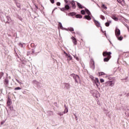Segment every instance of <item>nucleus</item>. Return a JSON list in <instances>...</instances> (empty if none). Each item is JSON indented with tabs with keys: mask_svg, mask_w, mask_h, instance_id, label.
<instances>
[{
	"mask_svg": "<svg viewBox=\"0 0 129 129\" xmlns=\"http://www.w3.org/2000/svg\"><path fill=\"white\" fill-rule=\"evenodd\" d=\"M8 88H11V87H9Z\"/></svg>",
	"mask_w": 129,
	"mask_h": 129,
	"instance_id": "45",
	"label": "nucleus"
},
{
	"mask_svg": "<svg viewBox=\"0 0 129 129\" xmlns=\"http://www.w3.org/2000/svg\"><path fill=\"white\" fill-rule=\"evenodd\" d=\"M75 58L76 59V60H77V61H79V58H78V56H74Z\"/></svg>",
	"mask_w": 129,
	"mask_h": 129,
	"instance_id": "34",
	"label": "nucleus"
},
{
	"mask_svg": "<svg viewBox=\"0 0 129 129\" xmlns=\"http://www.w3.org/2000/svg\"><path fill=\"white\" fill-rule=\"evenodd\" d=\"M67 112H68V109L66 108L64 109V111L63 112H62V113H67Z\"/></svg>",
	"mask_w": 129,
	"mask_h": 129,
	"instance_id": "24",
	"label": "nucleus"
},
{
	"mask_svg": "<svg viewBox=\"0 0 129 129\" xmlns=\"http://www.w3.org/2000/svg\"><path fill=\"white\" fill-rule=\"evenodd\" d=\"M95 83L97 87H98V86H99V81L98 80V78H96L95 80Z\"/></svg>",
	"mask_w": 129,
	"mask_h": 129,
	"instance_id": "11",
	"label": "nucleus"
},
{
	"mask_svg": "<svg viewBox=\"0 0 129 129\" xmlns=\"http://www.w3.org/2000/svg\"><path fill=\"white\" fill-rule=\"evenodd\" d=\"M111 52L104 51L103 52V56L104 57H106L104 58V62H108L110 58H111Z\"/></svg>",
	"mask_w": 129,
	"mask_h": 129,
	"instance_id": "1",
	"label": "nucleus"
},
{
	"mask_svg": "<svg viewBox=\"0 0 129 129\" xmlns=\"http://www.w3.org/2000/svg\"><path fill=\"white\" fill-rule=\"evenodd\" d=\"M58 115H60V116H62V115H63V113H58Z\"/></svg>",
	"mask_w": 129,
	"mask_h": 129,
	"instance_id": "37",
	"label": "nucleus"
},
{
	"mask_svg": "<svg viewBox=\"0 0 129 129\" xmlns=\"http://www.w3.org/2000/svg\"><path fill=\"white\" fill-rule=\"evenodd\" d=\"M3 75H4V73H0V79L1 78V77H3Z\"/></svg>",
	"mask_w": 129,
	"mask_h": 129,
	"instance_id": "33",
	"label": "nucleus"
},
{
	"mask_svg": "<svg viewBox=\"0 0 129 129\" xmlns=\"http://www.w3.org/2000/svg\"><path fill=\"white\" fill-rule=\"evenodd\" d=\"M112 19H113V20H114V21H118V18H117V17H115V16H112Z\"/></svg>",
	"mask_w": 129,
	"mask_h": 129,
	"instance_id": "18",
	"label": "nucleus"
},
{
	"mask_svg": "<svg viewBox=\"0 0 129 129\" xmlns=\"http://www.w3.org/2000/svg\"><path fill=\"white\" fill-rule=\"evenodd\" d=\"M71 4L72 6L73 9H76V5L75 2L74 1H72L71 2Z\"/></svg>",
	"mask_w": 129,
	"mask_h": 129,
	"instance_id": "13",
	"label": "nucleus"
},
{
	"mask_svg": "<svg viewBox=\"0 0 129 129\" xmlns=\"http://www.w3.org/2000/svg\"><path fill=\"white\" fill-rule=\"evenodd\" d=\"M68 30L70 31V32H73L74 31V29H73V28L70 27L68 28Z\"/></svg>",
	"mask_w": 129,
	"mask_h": 129,
	"instance_id": "21",
	"label": "nucleus"
},
{
	"mask_svg": "<svg viewBox=\"0 0 129 129\" xmlns=\"http://www.w3.org/2000/svg\"><path fill=\"white\" fill-rule=\"evenodd\" d=\"M85 19L88 21H90V20H91V17L89 15H86L85 16Z\"/></svg>",
	"mask_w": 129,
	"mask_h": 129,
	"instance_id": "14",
	"label": "nucleus"
},
{
	"mask_svg": "<svg viewBox=\"0 0 129 129\" xmlns=\"http://www.w3.org/2000/svg\"><path fill=\"white\" fill-rule=\"evenodd\" d=\"M64 53L66 54V52H64Z\"/></svg>",
	"mask_w": 129,
	"mask_h": 129,
	"instance_id": "47",
	"label": "nucleus"
},
{
	"mask_svg": "<svg viewBox=\"0 0 129 129\" xmlns=\"http://www.w3.org/2000/svg\"><path fill=\"white\" fill-rule=\"evenodd\" d=\"M76 18H77V19H82V16L81 15L78 14L76 15Z\"/></svg>",
	"mask_w": 129,
	"mask_h": 129,
	"instance_id": "17",
	"label": "nucleus"
},
{
	"mask_svg": "<svg viewBox=\"0 0 129 129\" xmlns=\"http://www.w3.org/2000/svg\"><path fill=\"white\" fill-rule=\"evenodd\" d=\"M70 9V7L68 5H66L64 6V8H62V10H64V11H68Z\"/></svg>",
	"mask_w": 129,
	"mask_h": 129,
	"instance_id": "12",
	"label": "nucleus"
},
{
	"mask_svg": "<svg viewBox=\"0 0 129 129\" xmlns=\"http://www.w3.org/2000/svg\"><path fill=\"white\" fill-rule=\"evenodd\" d=\"M100 81L101 83H102V82H104V80L102 79H100Z\"/></svg>",
	"mask_w": 129,
	"mask_h": 129,
	"instance_id": "31",
	"label": "nucleus"
},
{
	"mask_svg": "<svg viewBox=\"0 0 129 129\" xmlns=\"http://www.w3.org/2000/svg\"><path fill=\"white\" fill-rule=\"evenodd\" d=\"M94 60L92 59L90 61V67H91V68H92V69H94Z\"/></svg>",
	"mask_w": 129,
	"mask_h": 129,
	"instance_id": "8",
	"label": "nucleus"
},
{
	"mask_svg": "<svg viewBox=\"0 0 129 129\" xmlns=\"http://www.w3.org/2000/svg\"><path fill=\"white\" fill-rule=\"evenodd\" d=\"M73 34H75V32H73Z\"/></svg>",
	"mask_w": 129,
	"mask_h": 129,
	"instance_id": "43",
	"label": "nucleus"
},
{
	"mask_svg": "<svg viewBox=\"0 0 129 129\" xmlns=\"http://www.w3.org/2000/svg\"><path fill=\"white\" fill-rule=\"evenodd\" d=\"M21 87H17V88H15V89H14V90H21Z\"/></svg>",
	"mask_w": 129,
	"mask_h": 129,
	"instance_id": "23",
	"label": "nucleus"
},
{
	"mask_svg": "<svg viewBox=\"0 0 129 129\" xmlns=\"http://www.w3.org/2000/svg\"><path fill=\"white\" fill-rule=\"evenodd\" d=\"M118 3L121 5L122 7H124L125 6V3H124V0H117Z\"/></svg>",
	"mask_w": 129,
	"mask_h": 129,
	"instance_id": "6",
	"label": "nucleus"
},
{
	"mask_svg": "<svg viewBox=\"0 0 129 129\" xmlns=\"http://www.w3.org/2000/svg\"><path fill=\"white\" fill-rule=\"evenodd\" d=\"M118 40H119V41H121V40H122V39H123V37L122 36H120V37H117Z\"/></svg>",
	"mask_w": 129,
	"mask_h": 129,
	"instance_id": "22",
	"label": "nucleus"
},
{
	"mask_svg": "<svg viewBox=\"0 0 129 129\" xmlns=\"http://www.w3.org/2000/svg\"><path fill=\"white\" fill-rule=\"evenodd\" d=\"M8 19L9 20H12V19H11V17H8Z\"/></svg>",
	"mask_w": 129,
	"mask_h": 129,
	"instance_id": "40",
	"label": "nucleus"
},
{
	"mask_svg": "<svg viewBox=\"0 0 129 129\" xmlns=\"http://www.w3.org/2000/svg\"><path fill=\"white\" fill-rule=\"evenodd\" d=\"M65 86H66V88H67V89H69V88H70V87H71L70 84H69L68 83H66Z\"/></svg>",
	"mask_w": 129,
	"mask_h": 129,
	"instance_id": "19",
	"label": "nucleus"
},
{
	"mask_svg": "<svg viewBox=\"0 0 129 129\" xmlns=\"http://www.w3.org/2000/svg\"><path fill=\"white\" fill-rule=\"evenodd\" d=\"M21 46H23V44H21Z\"/></svg>",
	"mask_w": 129,
	"mask_h": 129,
	"instance_id": "46",
	"label": "nucleus"
},
{
	"mask_svg": "<svg viewBox=\"0 0 129 129\" xmlns=\"http://www.w3.org/2000/svg\"><path fill=\"white\" fill-rule=\"evenodd\" d=\"M104 73H103V72H100V73H99V76H102V75H104Z\"/></svg>",
	"mask_w": 129,
	"mask_h": 129,
	"instance_id": "26",
	"label": "nucleus"
},
{
	"mask_svg": "<svg viewBox=\"0 0 129 129\" xmlns=\"http://www.w3.org/2000/svg\"><path fill=\"white\" fill-rule=\"evenodd\" d=\"M69 58L70 60H72V56H71V55L69 56Z\"/></svg>",
	"mask_w": 129,
	"mask_h": 129,
	"instance_id": "36",
	"label": "nucleus"
},
{
	"mask_svg": "<svg viewBox=\"0 0 129 129\" xmlns=\"http://www.w3.org/2000/svg\"><path fill=\"white\" fill-rule=\"evenodd\" d=\"M106 84L107 86H112V85H114V82L112 81H108L106 83Z\"/></svg>",
	"mask_w": 129,
	"mask_h": 129,
	"instance_id": "5",
	"label": "nucleus"
},
{
	"mask_svg": "<svg viewBox=\"0 0 129 129\" xmlns=\"http://www.w3.org/2000/svg\"><path fill=\"white\" fill-rule=\"evenodd\" d=\"M16 81L18 82V83H19V84H22V83H21V82H20L18 80L16 79Z\"/></svg>",
	"mask_w": 129,
	"mask_h": 129,
	"instance_id": "35",
	"label": "nucleus"
},
{
	"mask_svg": "<svg viewBox=\"0 0 129 129\" xmlns=\"http://www.w3.org/2000/svg\"><path fill=\"white\" fill-rule=\"evenodd\" d=\"M12 100H11V98H10V97H8L7 101V105L8 106H11V105H12Z\"/></svg>",
	"mask_w": 129,
	"mask_h": 129,
	"instance_id": "9",
	"label": "nucleus"
},
{
	"mask_svg": "<svg viewBox=\"0 0 129 129\" xmlns=\"http://www.w3.org/2000/svg\"><path fill=\"white\" fill-rule=\"evenodd\" d=\"M61 5V3H60V2H57L56 3V6H59Z\"/></svg>",
	"mask_w": 129,
	"mask_h": 129,
	"instance_id": "32",
	"label": "nucleus"
},
{
	"mask_svg": "<svg viewBox=\"0 0 129 129\" xmlns=\"http://www.w3.org/2000/svg\"><path fill=\"white\" fill-rule=\"evenodd\" d=\"M93 22L95 25V26L97 27V28H100L101 31H102V27L100 25V23L98 22V21L96 20L95 19L93 20Z\"/></svg>",
	"mask_w": 129,
	"mask_h": 129,
	"instance_id": "3",
	"label": "nucleus"
},
{
	"mask_svg": "<svg viewBox=\"0 0 129 129\" xmlns=\"http://www.w3.org/2000/svg\"><path fill=\"white\" fill-rule=\"evenodd\" d=\"M81 13L82 15H85V11L84 10H82L81 11Z\"/></svg>",
	"mask_w": 129,
	"mask_h": 129,
	"instance_id": "28",
	"label": "nucleus"
},
{
	"mask_svg": "<svg viewBox=\"0 0 129 129\" xmlns=\"http://www.w3.org/2000/svg\"><path fill=\"white\" fill-rule=\"evenodd\" d=\"M106 27H109V22H107L105 24Z\"/></svg>",
	"mask_w": 129,
	"mask_h": 129,
	"instance_id": "29",
	"label": "nucleus"
},
{
	"mask_svg": "<svg viewBox=\"0 0 129 129\" xmlns=\"http://www.w3.org/2000/svg\"><path fill=\"white\" fill-rule=\"evenodd\" d=\"M71 76L72 77H73L74 79H75V82H76L77 83H78V82L80 80V78L79 77V76L77 75L72 74L71 75Z\"/></svg>",
	"mask_w": 129,
	"mask_h": 129,
	"instance_id": "2",
	"label": "nucleus"
},
{
	"mask_svg": "<svg viewBox=\"0 0 129 129\" xmlns=\"http://www.w3.org/2000/svg\"><path fill=\"white\" fill-rule=\"evenodd\" d=\"M18 8H20V6H18Z\"/></svg>",
	"mask_w": 129,
	"mask_h": 129,
	"instance_id": "44",
	"label": "nucleus"
},
{
	"mask_svg": "<svg viewBox=\"0 0 129 129\" xmlns=\"http://www.w3.org/2000/svg\"><path fill=\"white\" fill-rule=\"evenodd\" d=\"M4 84L5 87H8V86L9 85V80L8 79H6L4 81Z\"/></svg>",
	"mask_w": 129,
	"mask_h": 129,
	"instance_id": "10",
	"label": "nucleus"
},
{
	"mask_svg": "<svg viewBox=\"0 0 129 129\" xmlns=\"http://www.w3.org/2000/svg\"><path fill=\"white\" fill-rule=\"evenodd\" d=\"M58 26H59L60 29H62V28H63V26H62V24L60 22L58 23Z\"/></svg>",
	"mask_w": 129,
	"mask_h": 129,
	"instance_id": "27",
	"label": "nucleus"
},
{
	"mask_svg": "<svg viewBox=\"0 0 129 129\" xmlns=\"http://www.w3.org/2000/svg\"><path fill=\"white\" fill-rule=\"evenodd\" d=\"M115 34L116 37H119L120 35V30L117 28H116L115 30Z\"/></svg>",
	"mask_w": 129,
	"mask_h": 129,
	"instance_id": "4",
	"label": "nucleus"
},
{
	"mask_svg": "<svg viewBox=\"0 0 129 129\" xmlns=\"http://www.w3.org/2000/svg\"><path fill=\"white\" fill-rule=\"evenodd\" d=\"M35 7L36 8V9H38V6L35 5Z\"/></svg>",
	"mask_w": 129,
	"mask_h": 129,
	"instance_id": "42",
	"label": "nucleus"
},
{
	"mask_svg": "<svg viewBox=\"0 0 129 129\" xmlns=\"http://www.w3.org/2000/svg\"><path fill=\"white\" fill-rule=\"evenodd\" d=\"M5 123V121H2L1 122V124H4Z\"/></svg>",
	"mask_w": 129,
	"mask_h": 129,
	"instance_id": "39",
	"label": "nucleus"
},
{
	"mask_svg": "<svg viewBox=\"0 0 129 129\" xmlns=\"http://www.w3.org/2000/svg\"><path fill=\"white\" fill-rule=\"evenodd\" d=\"M71 39L72 40V41H73L74 44L77 45V40L76 39V38H75V37H74V36H72L71 37Z\"/></svg>",
	"mask_w": 129,
	"mask_h": 129,
	"instance_id": "7",
	"label": "nucleus"
},
{
	"mask_svg": "<svg viewBox=\"0 0 129 129\" xmlns=\"http://www.w3.org/2000/svg\"><path fill=\"white\" fill-rule=\"evenodd\" d=\"M77 5H78V6L79 9H84V7L82 6V5H81V4H80V3H78Z\"/></svg>",
	"mask_w": 129,
	"mask_h": 129,
	"instance_id": "15",
	"label": "nucleus"
},
{
	"mask_svg": "<svg viewBox=\"0 0 129 129\" xmlns=\"http://www.w3.org/2000/svg\"><path fill=\"white\" fill-rule=\"evenodd\" d=\"M51 4H54V3H55V2L54 1V0H50Z\"/></svg>",
	"mask_w": 129,
	"mask_h": 129,
	"instance_id": "38",
	"label": "nucleus"
},
{
	"mask_svg": "<svg viewBox=\"0 0 129 129\" xmlns=\"http://www.w3.org/2000/svg\"><path fill=\"white\" fill-rule=\"evenodd\" d=\"M85 12L87 13V15H88V16H90V15H91L90 11H89V10H88V9H86Z\"/></svg>",
	"mask_w": 129,
	"mask_h": 129,
	"instance_id": "16",
	"label": "nucleus"
},
{
	"mask_svg": "<svg viewBox=\"0 0 129 129\" xmlns=\"http://www.w3.org/2000/svg\"><path fill=\"white\" fill-rule=\"evenodd\" d=\"M64 2L66 3V4H68V1H67V0H64Z\"/></svg>",
	"mask_w": 129,
	"mask_h": 129,
	"instance_id": "41",
	"label": "nucleus"
},
{
	"mask_svg": "<svg viewBox=\"0 0 129 129\" xmlns=\"http://www.w3.org/2000/svg\"><path fill=\"white\" fill-rule=\"evenodd\" d=\"M70 15H71V16H75L76 15V13H75V12H73V13H70Z\"/></svg>",
	"mask_w": 129,
	"mask_h": 129,
	"instance_id": "25",
	"label": "nucleus"
},
{
	"mask_svg": "<svg viewBox=\"0 0 129 129\" xmlns=\"http://www.w3.org/2000/svg\"><path fill=\"white\" fill-rule=\"evenodd\" d=\"M100 18L102 20H105V18L103 16V15H101Z\"/></svg>",
	"mask_w": 129,
	"mask_h": 129,
	"instance_id": "30",
	"label": "nucleus"
},
{
	"mask_svg": "<svg viewBox=\"0 0 129 129\" xmlns=\"http://www.w3.org/2000/svg\"><path fill=\"white\" fill-rule=\"evenodd\" d=\"M101 8L104 9V10H107V7L104 5V4H102L101 6Z\"/></svg>",
	"mask_w": 129,
	"mask_h": 129,
	"instance_id": "20",
	"label": "nucleus"
}]
</instances>
